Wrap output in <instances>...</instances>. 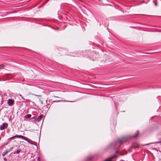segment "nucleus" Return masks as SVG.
Returning <instances> with one entry per match:
<instances>
[{"label": "nucleus", "instance_id": "bb28decb", "mask_svg": "<svg viewBox=\"0 0 161 161\" xmlns=\"http://www.w3.org/2000/svg\"><path fill=\"white\" fill-rule=\"evenodd\" d=\"M69 102H70V101H69ZM71 102H72V101H71Z\"/></svg>", "mask_w": 161, "mask_h": 161}, {"label": "nucleus", "instance_id": "20e7f679", "mask_svg": "<svg viewBox=\"0 0 161 161\" xmlns=\"http://www.w3.org/2000/svg\"><path fill=\"white\" fill-rule=\"evenodd\" d=\"M83 53L82 52H81L80 53V54H74L73 53H71L69 54V55L70 56H72L73 57H80L81 56V53H82V55L83 54Z\"/></svg>", "mask_w": 161, "mask_h": 161}, {"label": "nucleus", "instance_id": "1a4fd4ad", "mask_svg": "<svg viewBox=\"0 0 161 161\" xmlns=\"http://www.w3.org/2000/svg\"><path fill=\"white\" fill-rule=\"evenodd\" d=\"M139 133V131L137 130L136 133L134 136H133L132 137H136L138 135Z\"/></svg>", "mask_w": 161, "mask_h": 161}, {"label": "nucleus", "instance_id": "f257e3e1", "mask_svg": "<svg viewBox=\"0 0 161 161\" xmlns=\"http://www.w3.org/2000/svg\"><path fill=\"white\" fill-rule=\"evenodd\" d=\"M15 137H17L18 138H20L22 139L25 140L31 144L36 145V144L35 142L32 141L30 139L27 138L26 137L21 135H16L9 138L8 140H9L10 139H13Z\"/></svg>", "mask_w": 161, "mask_h": 161}, {"label": "nucleus", "instance_id": "b1692460", "mask_svg": "<svg viewBox=\"0 0 161 161\" xmlns=\"http://www.w3.org/2000/svg\"><path fill=\"white\" fill-rule=\"evenodd\" d=\"M126 152H125V153H124V154H126Z\"/></svg>", "mask_w": 161, "mask_h": 161}, {"label": "nucleus", "instance_id": "4468645a", "mask_svg": "<svg viewBox=\"0 0 161 161\" xmlns=\"http://www.w3.org/2000/svg\"><path fill=\"white\" fill-rule=\"evenodd\" d=\"M13 147H12L10 148L9 149V150H7V151H8V153L10 151H11V150L13 149Z\"/></svg>", "mask_w": 161, "mask_h": 161}, {"label": "nucleus", "instance_id": "f8f14e48", "mask_svg": "<svg viewBox=\"0 0 161 161\" xmlns=\"http://www.w3.org/2000/svg\"><path fill=\"white\" fill-rule=\"evenodd\" d=\"M93 156H90L87 158V160H90L92 159L93 158Z\"/></svg>", "mask_w": 161, "mask_h": 161}, {"label": "nucleus", "instance_id": "9d476101", "mask_svg": "<svg viewBox=\"0 0 161 161\" xmlns=\"http://www.w3.org/2000/svg\"><path fill=\"white\" fill-rule=\"evenodd\" d=\"M21 151L20 149H18L16 152H14V154H15V153L18 154Z\"/></svg>", "mask_w": 161, "mask_h": 161}, {"label": "nucleus", "instance_id": "393cba45", "mask_svg": "<svg viewBox=\"0 0 161 161\" xmlns=\"http://www.w3.org/2000/svg\"><path fill=\"white\" fill-rule=\"evenodd\" d=\"M36 96H38V95H36ZM39 96V97H40V96H40V95H39V96Z\"/></svg>", "mask_w": 161, "mask_h": 161}, {"label": "nucleus", "instance_id": "f3484780", "mask_svg": "<svg viewBox=\"0 0 161 161\" xmlns=\"http://www.w3.org/2000/svg\"><path fill=\"white\" fill-rule=\"evenodd\" d=\"M2 95L0 94V97H1V99L2 100Z\"/></svg>", "mask_w": 161, "mask_h": 161}, {"label": "nucleus", "instance_id": "0eeeda50", "mask_svg": "<svg viewBox=\"0 0 161 161\" xmlns=\"http://www.w3.org/2000/svg\"><path fill=\"white\" fill-rule=\"evenodd\" d=\"M8 153V151H7V150H6L4 152L2 153V155L3 156H5L7 153Z\"/></svg>", "mask_w": 161, "mask_h": 161}, {"label": "nucleus", "instance_id": "a878e982", "mask_svg": "<svg viewBox=\"0 0 161 161\" xmlns=\"http://www.w3.org/2000/svg\"><path fill=\"white\" fill-rule=\"evenodd\" d=\"M19 96H21V95L20 94L19 95Z\"/></svg>", "mask_w": 161, "mask_h": 161}, {"label": "nucleus", "instance_id": "2eb2a0df", "mask_svg": "<svg viewBox=\"0 0 161 161\" xmlns=\"http://www.w3.org/2000/svg\"><path fill=\"white\" fill-rule=\"evenodd\" d=\"M4 68V65H0V69H3Z\"/></svg>", "mask_w": 161, "mask_h": 161}, {"label": "nucleus", "instance_id": "7ed1b4c3", "mask_svg": "<svg viewBox=\"0 0 161 161\" xmlns=\"http://www.w3.org/2000/svg\"><path fill=\"white\" fill-rule=\"evenodd\" d=\"M8 126V125L7 123H3L2 125L0 126V130H2L5 128H7Z\"/></svg>", "mask_w": 161, "mask_h": 161}, {"label": "nucleus", "instance_id": "6ab92c4d", "mask_svg": "<svg viewBox=\"0 0 161 161\" xmlns=\"http://www.w3.org/2000/svg\"><path fill=\"white\" fill-rule=\"evenodd\" d=\"M37 160L38 161H40V158L39 157H38L37 158Z\"/></svg>", "mask_w": 161, "mask_h": 161}, {"label": "nucleus", "instance_id": "423d86ee", "mask_svg": "<svg viewBox=\"0 0 161 161\" xmlns=\"http://www.w3.org/2000/svg\"><path fill=\"white\" fill-rule=\"evenodd\" d=\"M43 116L42 115H40L37 119V120L39 121L43 118Z\"/></svg>", "mask_w": 161, "mask_h": 161}, {"label": "nucleus", "instance_id": "6e6552de", "mask_svg": "<svg viewBox=\"0 0 161 161\" xmlns=\"http://www.w3.org/2000/svg\"><path fill=\"white\" fill-rule=\"evenodd\" d=\"M41 103L42 104H43L42 106L44 107L46 105L47 101H41Z\"/></svg>", "mask_w": 161, "mask_h": 161}, {"label": "nucleus", "instance_id": "412c9836", "mask_svg": "<svg viewBox=\"0 0 161 161\" xmlns=\"http://www.w3.org/2000/svg\"><path fill=\"white\" fill-rule=\"evenodd\" d=\"M148 145V144H145L143 145V146H146V145Z\"/></svg>", "mask_w": 161, "mask_h": 161}, {"label": "nucleus", "instance_id": "f03ea898", "mask_svg": "<svg viewBox=\"0 0 161 161\" xmlns=\"http://www.w3.org/2000/svg\"><path fill=\"white\" fill-rule=\"evenodd\" d=\"M128 139V138L127 137H122L117 141L116 142V144L117 145H121L123 143L127 141Z\"/></svg>", "mask_w": 161, "mask_h": 161}, {"label": "nucleus", "instance_id": "aec40b11", "mask_svg": "<svg viewBox=\"0 0 161 161\" xmlns=\"http://www.w3.org/2000/svg\"><path fill=\"white\" fill-rule=\"evenodd\" d=\"M7 101H13V100H12V99H8Z\"/></svg>", "mask_w": 161, "mask_h": 161}, {"label": "nucleus", "instance_id": "5701e85b", "mask_svg": "<svg viewBox=\"0 0 161 161\" xmlns=\"http://www.w3.org/2000/svg\"><path fill=\"white\" fill-rule=\"evenodd\" d=\"M114 148H117V147H115V146H114Z\"/></svg>", "mask_w": 161, "mask_h": 161}, {"label": "nucleus", "instance_id": "39448f33", "mask_svg": "<svg viewBox=\"0 0 161 161\" xmlns=\"http://www.w3.org/2000/svg\"><path fill=\"white\" fill-rule=\"evenodd\" d=\"M14 101H8L7 104L9 106H12L14 104Z\"/></svg>", "mask_w": 161, "mask_h": 161}, {"label": "nucleus", "instance_id": "4be33fe9", "mask_svg": "<svg viewBox=\"0 0 161 161\" xmlns=\"http://www.w3.org/2000/svg\"><path fill=\"white\" fill-rule=\"evenodd\" d=\"M49 0H47L46 2H48Z\"/></svg>", "mask_w": 161, "mask_h": 161}, {"label": "nucleus", "instance_id": "a211bd4d", "mask_svg": "<svg viewBox=\"0 0 161 161\" xmlns=\"http://www.w3.org/2000/svg\"><path fill=\"white\" fill-rule=\"evenodd\" d=\"M3 159L5 160V161H7V158H3Z\"/></svg>", "mask_w": 161, "mask_h": 161}, {"label": "nucleus", "instance_id": "9b49d317", "mask_svg": "<svg viewBox=\"0 0 161 161\" xmlns=\"http://www.w3.org/2000/svg\"><path fill=\"white\" fill-rule=\"evenodd\" d=\"M31 115L30 114H27V115L25 116V118H29L31 117Z\"/></svg>", "mask_w": 161, "mask_h": 161}, {"label": "nucleus", "instance_id": "ddd939ff", "mask_svg": "<svg viewBox=\"0 0 161 161\" xmlns=\"http://www.w3.org/2000/svg\"><path fill=\"white\" fill-rule=\"evenodd\" d=\"M153 2L154 3V4L155 6H157V2L156 0H153Z\"/></svg>", "mask_w": 161, "mask_h": 161}, {"label": "nucleus", "instance_id": "dca6fc26", "mask_svg": "<svg viewBox=\"0 0 161 161\" xmlns=\"http://www.w3.org/2000/svg\"><path fill=\"white\" fill-rule=\"evenodd\" d=\"M104 161H111V160L109 158H107Z\"/></svg>", "mask_w": 161, "mask_h": 161}]
</instances>
